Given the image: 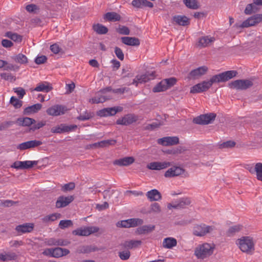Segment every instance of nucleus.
I'll list each match as a JSON object with an SVG mask.
<instances>
[{"label":"nucleus","instance_id":"31","mask_svg":"<svg viewBox=\"0 0 262 262\" xmlns=\"http://www.w3.org/2000/svg\"><path fill=\"white\" fill-rule=\"evenodd\" d=\"M177 245V241L172 237L165 238L162 243V246L166 249H172Z\"/></svg>","mask_w":262,"mask_h":262},{"label":"nucleus","instance_id":"61","mask_svg":"<svg viewBox=\"0 0 262 262\" xmlns=\"http://www.w3.org/2000/svg\"><path fill=\"white\" fill-rule=\"evenodd\" d=\"M150 211L159 213L161 211V207L157 203H155L151 205Z\"/></svg>","mask_w":262,"mask_h":262},{"label":"nucleus","instance_id":"49","mask_svg":"<svg viewBox=\"0 0 262 262\" xmlns=\"http://www.w3.org/2000/svg\"><path fill=\"white\" fill-rule=\"evenodd\" d=\"M6 36H7L9 38L11 39L12 40L15 41H21V36L18 35L16 33H13L10 32H7L6 33Z\"/></svg>","mask_w":262,"mask_h":262},{"label":"nucleus","instance_id":"18","mask_svg":"<svg viewBox=\"0 0 262 262\" xmlns=\"http://www.w3.org/2000/svg\"><path fill=\"white\" fill-rule=\"evenodd\" d=\"M120 107L103 108L97 112V115L100 117H105L115 115L118 112L121 111Z\"/></svg>","mask_w":262,"mask_h":262},{"label":"nucleus","instance_id":"24","mask_svg":"<svg viewBox=\"0 0 262 262\" xmlns=\"http://www.w3.org/2000/svg\"><path fill=\"white\" fill-rule=\"evenodd\" d=\"M172 23L180 26H187L189 24V19L184 15H176L172 18Z\"/></svg>","mask_w":262,"mask_h":262},{"label":"nucleus","instance_id":"17","mask_svg":"<svg viewBox=\"0 0 262 262\" xmlns=\"http://www.w3.org/2000/svg\"><path fill=\"white\" fill-rule=\"evenodd\" d=\"M184 172V170L179 166H173L169 168L164 173L166 178H171L179 176Z\"/></svg>","mask_w":262,"mask_h":262},{"label":"nucleus","instance_id":"33","mask_svg":"<svg viewBox=\"0 0 262 262\" xmlns=\"http://www.w3.org/2000/svg\"><path fill=\"white\" fill-rule=\"evenodd\" d=\"M42 107V105L39 103L35 104L27 107L24 111V114L30 115L38 112Z\"/></svg>","mask_w":262,"mask_h":262},{"label":"nucleus","instance_id":"63","mask_svg":"<svg viewBox=\"0 0 262 262\" xmlns=\"http://www.w3.org/2000/svg\"><path fill=\"white\" fill-rule=\"evenodd\" d=\"M1 77L2 79L6 80H12L14 79V77L10 73H1Z\"/></svg>","mask_w":262,"mask_h":262},{"label":"nucleus","instance_id":"27","mask_svg":"<svg viewBox=\"0 0 262 262\" xmlns=\"http://www.w3.org/2000/svg\"><path fill=\"white\" fill-rule=\"evenodd\" d=\"M146 195L150 201H159L162 198L160 192L155 189L147 191Z\"/></svg>","mask_w":262,"mask_h":262},{"label":"nucleus","instance_id":"1","mask_svg":"<svg viewBox=\"0 0 262 262\" xmlns=\"http://www.w3.org/2000/svg\"><path fill=\"white\" fill-rule=\"evenodd\" d=\"M236 73V72L234 71H228L214 75L209 80L204 81L193 86L191 88L190 92L194 94L206 91L211 86L213 83L227 81L235 77Z\"/></svg>","mask_w":262,"mask_h":262},{"label":"nucleus","instance_id":"51","mask_svg":"<svg viewBox=\"0 0 262 262\" xmlns=\"http://www.w3.org/2000/svg\"><path fill=\"white\" fill-rule=\"evenodd\" d=\"M72 225L73 223L71 220H61L60 221L59 224V226L61 229L68 228L72 226Z\"/></svg>","mask_w":262,"mask_h":262},{"label":"nucleus","instance_id":"35","mask_svg":"<svg viewBox=\"0 0 262 262\" xmlns=\"http://www.w3.org/2000/svg\"><path fill=\"white\" fill-rule=\"evenodd\" d=\"M52 90V87L49 85L47 82H43L38 83L34 91L36 92H49Z\"/></svg>","mask_w":262,"mask_h":262},{"label":"nucleus","instance_id":"25","mask_svg":"<svg viewBox=\"0 0 262 262\" xmlns=\"http://www.w3.org/2000/svg\"><path fill=\"white\" fill-rule=\"evenodd\" d=\"M215 39L210 36H206L201 37L198 42V46L201 48H204L210 45Z\"/></svg>","mask_w":262,"mask_h":262},{"label":"nucleus","instance_id":"15","mask_svg":"<svg viewBox=\"0 0 262 262\" xmlns=\"http://www.w3.org/2000/svg\"><path fill=\"white\" fill-rule=\"evenodd\" d=\"M179 139L177 137H165L158 139V144L163 146H170L179 143Z\"/></svg>","mask_w":262,"mask_h":262},{"label":"nucleus","instance_id":"23","mask_svg":"<svg viewBox=\"0 0 262 262\" xmlns=\"http://www.w3.org/2000/svg\"><path fill=\"white\" fill-rule=\"evenodd\" d=\"M135 161V159L132 157H126L123 158L116 160L114 161L113 164L114 165H119L120 166H128Z\"/></svg>","mask_w":262,"mask_h":262},{"label":"nucleus","instance_id":"10","mask_svg":"<svg viewBox=\"0 0 262 262\" xmlns=\"http://www.w3.org/2000/svg\"><path fill=\"white\" fill-rule=\"evenodd\" d=\"M143 223V221L141 219H130L127 220L118 222L117 224V226L118 227L129 228L141 225Z\"/></svg>","mask_w":262,"mask_h":262},{"label":"nucleus","instance_id":"64","mask_svg":"<svg viewBox=\"0 0 262 262\" xmlns=\"http://www.w3.org/2000/svg\"><path fill=\"white\" fill-rule=\"evenodd\" d=\"M256 24L262 21V14H258L251 16Z\"/></svg>","mask_w":262,"mask_h":262},{"label":"nucleus","instance_id":"4","mask_svg":"<svg viewBox=\"0 0 262 262\" xmlns=\"http://www.w3.org/2000/svg\"><path fill=\"white\" fill-rule=\"evenodd\" d=\"M214 247L208 243L199 245L194 250V255L198 259H203L212 254Z\"/></svg>","mask_w":262,"mask_h":262},{"label":"nucleus","instance_id":"2","mask_svg":"<svg viewBox=\"0 0 262 262\" xmlns=\"http://www.w3.org/2000/svg\"><path fill=\"white\" fill-rule=\"evenodd\" d=\"M125 91V88L112 90L110 87H107L99 91L94 98L90 99V102L92 103H102L112 98V96L108 93L112 91L114 93H123Z\"/></svg>","mask_w":262,"mask_h":262},{"label":"nucleus","instance_id":"44","mask_svg":"<svg viewBox=\"0 0 262 262\" xmlns=\"http://www.w3.org/2000/svg\"><path fill=\"white\" fill-rule=\"evenodd\" d=\"M254 170L257 179L262 182V163H257L255 165Z\"/></svg>","mask_w":262,"mask_h":262},{"label":"nucleus","instance_id":"43","mask_svg":"<svg viewBox=\"0 0 262 262\" xmlns=\"http://www.w3.org/2000/svg\"><path fill=\"white\" fill-rule=\"evenodd\" d=\"M243 228V226L241 225H236L230 227L227 231L228 236H231L236 232L241 231Z\"/></svg>","mask_w":262,"mask_h":262},{"label":"nucleus","instance_id":"42","mask_svg":"<svg viewBox=\"0 0 262 262\" xmlns=\"http://www.w3.org/2000/svg\"><path fill=\"white\" fill-rule=\"evenodd\" d=\"M61 217V214L58 213H54L51 214L47 215L42 218V221L44 222L47 223L49 222H53Z\"/></svg>","mask_w":262,"mask_h":262},{"label":"nucleus","instance_id":"37","mask_svg":"<svg viewBox=\"0 0 262 262\" xmlns=\"http://www.w3.org/2000/svg\"><path fill=\"white\" fill-rule=\"evenodd\" d=\"M183 3L187 8L191 9H198L200 7L196 0H183Z\"/></svg>","mask_w":262,"mask_h":262},{"label":"nucleus","instance_id":"58","mask_svg":"<svg viewBox=\"0 0 262 262\" xmlns=\"http://www.w3.org/2000/svg\"><path fill=\"white\" fill-rule=\"evenodd\" d=\"M115 53L117 56V57L121 60H123L124 59V54L122 51V50L116 47L115 48Z\"/></svg>","mask_w":262,"mask_h":262},{"label":"nucleus","instance_id":"50","mask_svg":"<svg viewBox=\"0 0 262 262\" xmlns=\"http://www.w3.org/2000/svg\"><path fill=\"white\" fill-rule=\"evenodd\" d=\"M10 102L15 108H19L22 105V101L14 96L11 97Z\"/></svg>","mask_w":262,"mask_h":262},{"label":"nucleus","instance_id":"60","mask_svg":"<svg viewBox=\"0 0 262 262\" xmlns=\"http://www.w3.org/2000/svg\"><path fill=\"white\" fill-rule=\"evenodd\" d=\"M235 145V143L233 141H228L222 143L220 145L221 148H229L234 147Z\"/></svg>","mask_w":262,"mask_h":262},{"label":"nucleus","instance_id":"26","mask_svg":"<svg viewBox=\"0 0 262 262\" xmlns=\"http://www.w3.org/2000/svg\"><path fill=\"white\" fill-rule=\"evenodd\" d=\"M190 204V201L188 199H182L177 204H169L167 206L168 209L177 208L180 209L185 207L186 206L189 205Z\"/></svg>","mask_w":262,"mask_h":262},{"label":"nucleus","instance_id":"28","mask_svg":"<svg viewBox=\"0 0 262 262\" xmlns=\"http://www.w3.org/2000/svg\"><path fill=\"white\" fill-rule=\"evenodd\" d=\"M121 40L124 44L132 46H138L140 43L139 39L134 37H122Z\"/></svg>","mask_w":262,"mask_h":262},{"label":"nucleus","instance_id":"30","mask_svg":"<svg viewBox=\"0 0 262 262\" xmlns=\"http://www.w3.org/2000/svg\"><path fill=\"white\" fill-rule=\"evenodd\" d=\"M52 253L53 257L59 258L69 254L70 251L67 249L57 247L53 248Z\"/></svg>","mask_w":262,"mask_h":262},{"label":"nucleus","instance_id":"32","mask_svg":"<svg viewBox=\"0 0 262 262\" xmlns=\"http://www.w3.org/2000/svg\"><path fill=\"white\" fill-rule=\"evenodd\" d=\"M141 244L142 242L140 240H129L125 241L121 245L125 248L133 249L138 248Z\"/></svg>","mask_w":262,"mask_h":262},{"label":"nucleus","instance_id":"54","mask_svg":"<svg viewBox=\"0 0 262 262\" xmlns=\"http://www.w3.org/2000/svg\"><path fill=\"white\" fill-rule=\"evenodd\" d=\"M75 187L74 183L70 182L68 184H64L62 187V190L63 191H67L73 190Z\"/></svg>","mask_w":262,"mask_h":262},{"label":"nucleus","instance_id":"6","mask_svg":"<svg viewBox=\"0 0 262 262\" xmlns=\"http://www.w3.org/2000/svg\"><path fill=\"white\" fill-rule=\"evenodd\" d=\"M99 228L96 226H89L79 228L73 231L72 233L78 236H88L98 232Z\"/></svg>","mask_w":262,"mask_h":262},{"label":"nucleus","instance_id":"3","mask_svg":"<svg viewBox=\"0 0 262 262\" xmlns=\"http://www.w3.org/2000/svg\"><path fill=\"white\" fill-rule=\"evenodd\" d=\"M236 244L242 252L247 254H251L254 250L253 239L250 236H243L237 239Z\"/></svg>","mask_w":262,"mask_h":262},{"label":"nucleus","instance_id":"13","mask_svg":"<svg viewBox=\"0 0 262 262\" xmlns=\"http://www.w3.org/2000/svg\"><path fill=\"white\" fill-rule=\"evenodd\" d=\"M76 128V125L67 126L64 124H61L59 125L53 127L51 129V132L52 133L61 134L62 133L70 132Z\"/></svg>","mask_w":262,"mask_h":262},{"label":"nucleus","instance_id":"52","mask_svg":"<svg viewBox=\"0 0 262 262\" xmlns=\"http://www.w3.org/2000/svg\"><path fill=\"white\" fill-rule=\"evenodd\" d=\"M119 257L122 260H127L129 259L130 253L129 251L125 250L122 252H119Z\"/></svg>","mask_w":262,"mask_h":262},{"label":"nucleus","instance_id":"48","mask_svg":"<svg viewBox=\"0 0 262 262\" xmlns=\"http://www.w3.org/2000/svg\"><path fill=\"white\" fill-rule=\"evenodd\" d=\"M116 143V140L110 139L100 141L101 147H106L110 145H114Z\"/></svg>","mask_w":262,"mask_h":262},{"label":"nucleus","instance_id":"47","mask_svg":"<svg viewBox=\"0 0 262 262\" xmlns=\"http://www.w3.org/2000/svg\"><path fill=\"white\" fill-rule=\"evenodd\" d=\"M256 25L252 17H249L240 25L242 28H247Z\"/></svg>","mask_w":262,"mask_h":262},{"label":"nucleus","instance_id":"29","mask_svg":"<svg viewBox=\"0 0 262 262\" xmlns=\"http://www.w3.org/2000/svg\"><path fill=\"white\" fill-rule=\"evenodd\" d=\"M136 121V118L132 115H128L122 118H120L117 120V124L120 125H127L130 124Z\"/></svg>","mask_w":262,"mask_h":262},{"label":"nucleus","instance_id":"46","mask_svg":"<svg viewBox=\"0 0 262 262\" xmlns=\"http://www.w3.org/2000/svg\"><path fill=\"white\" fill-rule=\"evenodd\" d=\"M13 58L15 62L20 64H25L28 62L27 57L25 55L21 53L13 57Z\"/></svg>","mask_w":262,"mask_h":262},{"label":"nucleus","instance_id":"40","mask_svg":"<svg viewBox=\"0 0 262 262\" xmlns=\"http://www.w3.org/2000/svg\"><path fill=\"white\" fill-rule=\"evenodd\" d=\"M93 29L99 34H104L108 31V29L106 27L99 24L94 25L93 26Z\"/></svg>","mask_w":262,"mask_h":262},{"label":"nucleus","instance_id":"19","mask_svg":"<svg viewBox=\"0 0 262 262\" xmlns=\"http://www.w3.org/2000/svg\"><path fill=\"white\" fill-rule=\"evenodd\" d=\"M74 200V198L73 196H59L56 202V207L57 208H62L67 206L70 203H71Z\"/></svg>","mask_w":262,"mask_h":262},{"label":"nucleus","instance_id":"8","mask_svg":"<svg viewBox=\"0 0 262 262\" xmlns=\"http://www.w3.org/2000/svg\"><path fill=\"white\" fill-rule=\"evenodd\" d=\"M67 111V108L65 106L57 104L48 108L46 112L50 116H58L65 114Z\"/></svg>","mask_w":262,"mask_h":262},{"label":"nucleus","instance_id":"39","mask_svg":"<svg viewBox=\"0 0 262 262\" xmlns=\"http://www.w3.org/2000/svg\"><path fill=\"white\" fill-rule=\"evenodd\" d=\"M120 18V15L116 12H107L104 15V18L108 21H118Z\"/></svg>","mask_w":262,"mask_h":262},{"label":"nucleus","instance_id":"56","mask_svg":"<svg viewBox=\"0 0 262 262\" xmlns=\"http://www.w3.org/2000/svg\"><path fill=\"white\" fill-rule=\"evenodd\" d=\"M118 32L120 34L128 35L130 31L128 27L126 26H121L118 29Z\"/></svg>","mask_w":262,"mask_h":262},{"label":"nucleus","instance_id":"16","mask_svg":"<svg viewBox=\"0 0 262 262\" xmlns=\"http://www.w3.org/2000/svg\"><path fill=\"white\" fill-rule=\"evenodd\" d=\"M42 142L39 140H31L19 144L17 148L21 150H26L31 148H34L42 145Z\"/></svg>","mask_w":262,"mask_h":262},{"label":"nucleus","instance_id":"53","mask_svg":"<svg viewBox=\"0 0 262 262\" xmlns=\"http://www.w3.org/2000/svg\"><path fill=\"white\" fill-rule=\"evenodd\" d=\"M164 81L166 82V85L168 89L174 85L177 82V79L174 77H171L168 79H164Z\"/></svg>","mask_w":262,"mask_h":262},{"label":"nucleus","instance_id":"20","mask_svg":"<svg viewBox=\"0 0 262 262\" xmlns=\"http://www.w3.org/2000/svg\"><path fill=\"white\" fill-rule=\"evenodd\" d=\"M208 68L205 66L199 67L196 69L191 71L188 78L190 79H197L201 76L204 75L207 72Z\"/></svg>","mask_w":262,"mask_h":262},{"label":"nucleus","instance_id":"45","mask_svg":"<svg viewBox=\"0 0 262 262\" xmlns=\"http://www.w3.org/2000/svg\"><path fill=\"white\" fill-rule=\"evenodd\" d=\"M16 257L14 253H8L0 254V259L2 261H8L15 259Z\"/></svg>","mask_w":262,"mask_h":262},{"label":"nucleus","instance_id":"5","mask_svg":"<svg viewBox=\"0 0 262 262\" xmlns=\"http://www.w3.org/2000/svg\"><path fill=\"white\" fill-rule=\"evenodd\" d=\"M214 230V227L205 224L195 225L193 229V234L197 236H203L207 233H211Z\"/></svg>","mask_w":262,"mask_h":262},{"label":"nucleus","instance_id":"41","mask_svg":"<svg viewBox=\"0 0 262 262\" xmlns=\"http://www.w3.org/2000/svg\"><path fill=\"white\" fill-rule=\"evenodd\" d=\"M95 250V248L90 246H80L77 249L76 252L79 254L89 253Z\"/></svg>","mask_w":262,"mask_h":262},{"label":"nucleus","instance_id":"38","mask_svg":"<svg viewBox=\"0 0 262 262\" xmlns=\"http://www.w3.org/2000/svg\"><path fill=\"white\" fill-rule=\"evenodd\" d=\"M166 82L164 80L160 82L152 89V91L155 93L161 92L166 91L168 89L166 85Z\"/></svg>","mask_w":262,"mask_h":262},{"label":"nucleus","instance_id":"21","mask_svg":"<svg viewBox=\"0 0 262 262\" xmlns=\"http://www.w3.org/2000/svg\"><path fill=\"white\" fill-rule=\"evenodd\" d=\"M34 228L32 223H25L17 226L15 228L16 231L20 234L31 232Z\"/></svg>","mask_w":262,"mask_h":262},{"label":"nucleus","instance_id":"22","mask_svg":"<svg viewBox=\"0 0 262 262\" xmlns=\"http://www.w3.org/2000/svg\"><path fill=\"white\" fill-rule=\"evenodd\" d=\"M46 245L48 246H67L70 244L68 241L63 239H56L53 238L46 239L45 241Z\"/></svg>","mask_w":262,"mask_h":262},{"label":"nucleus","instance_id":"59","mask_svg":"<svg viewBox=\"0 0 262 262\" xmlns=\"http://www.w3.org/2000/svg\"><path fill=\"white\" fill-rule=\"evenodd\" d=\"M47 58L46 56L41 55L37 56L35 60V62L37 64L44 63L47 61Z\"/></svg>","mask_w":262,"mask_h":262},{"label":"nucleus","instance_id":"34","mask_svg":"<svg viewBox=\"0 0 262 262\" xmlns=\"http://www.w3.org/2000/svg\"><path fill=\"white\" fill-rule=\"evenodd\" d=\"M155 228L154 225H144L138 228L136 232L138 234H145L151 232Z\"/></svg>","mask_w":262,"mask_h":262},{"label":"nucleus","instance_id":"36","mask_svg":"<svg viewBox=\"0 0 262 262\" xmlns=\"http://www.w3.org/2000/svg\"><path fill=\"white\" fill-rule=\"evenodd\" d=\"M17 121L20 125L23 126H30L36 122L34 119L29 117L18 118Z\"/></svg>","mask_w":262,"mask_h":262},{"label":"nucleus","instance_id":"9","mask_svg":"<svg viewBox=\"0 0 262 262\" xmlns=\"http://www.w3.org/2000/svg\"><path fill=\"white\" fill-rule=\"evenodd\" d=\"M252 84V81L249 80H237L229 83V86L236 90H245Z\"/></svg>","mask_w":262,"mask_h":262},{"label":"nucleus","instance_id":"7","mask_svg":"<svg viewBox=\"0 0 262 262\" xmlns=\"http://www.w3.org/2000/svg\"><path fill=\"white\" fill-rule=\"evenodd\" d=\"M216 117L214 113H209L200 115L193 119V122L198 124H208L214 120Z\"/></svg>","mask_w":262,"mask_h":262},{"label":"nucleus","instance_id":"57","mask_svg":"<svg viewBox=\"0 0 262 262\" xmlns=\"http://www.w3.org/2000/svg\"><path fill=\"white\" fill-rule=\"evenodd\" d=\"M14 92L16 93L19 96L20 99H22L24 95L26 94L25 91L21 88H16L14 89Z\"/></svg>","mask_w":262,"mask_h":262},{"label":"nucleus","instance_id":"62","mask_svg":"<svg viewBox=\"0 0 262 262\" xmlns=\"http://www.w3.org/2000/svg\"><path fill=\"white\" fill-rule=\"evenodd\" d=\"M46 125V122L45 121H40L38 123H37L35 125H33L30 128V130L34 131L36 129H39L43 126H44Z\"/></svg>","mask_w":262,"mask_h":262},{"label":"nucleus","instance_id":"11","mask_svg":"<svg viewBox=\"0 0 262 262\" xmlns=\"http://www.w3.org/2000/svg\"><path fill=\"white\" fill-rule=\"evenodd\" d=\"M37 164V161H17L14 162L11 167L17 169H25L32 168Z\"/></svg>","mask_w":262,"mask_h":262},{"label":"nucleus","instance_id":"14","mask_svg":"<svg viewBox=\"0 0 262 262\" xmlns=\"http://www.w3.org/2000/svg\"><path fill=\"white\" fill-rule=\"evenodd\" d=\"M171 165L169 162H153L147 164V168L151 170H160L166 168Z\"/></svg>","mask_w":262,"mask_h":262},{"label":"nucleus","instance_id":"55","mask_svg":"<svg viewBox=\"0 0 262 262\" xmlns=\"http://www.w3.org/2000/svg\"><path fill=\"white\" fill-rule=\"evenodd\" d=\"M255 5L254 3L248 5L245 10V13L246 14H251L252 12H254Z\"/></svg>","mask_w":262,"mask_h":262},{"label":"nucleus","instance_id":"12","mask_svg":"<svg viewBox=\"0 0 262 262\" xmlns=\"http://www.w3.org/2000/svg\"><path fill=\"white\" fill-rule=\"evenodd\" d=\"M156 77L155 72H152L150 73H146L145 74L137 75L134 79L133 84L138 85L139 83H144L154 79Z\"/></svg>","mask_w":262,"mask_h":262}]
</instances>
